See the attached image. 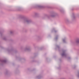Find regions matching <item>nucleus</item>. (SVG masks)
<instances>
[{
	"label": "nucleus",
	"mask_w": 79,
	"mask_h": 79,
	"mask_svg": "<svg viewBox=\"0 0 79 79\" xmlns=\"http://www.w3.org/2000/svg\"><path fill=\"white\" fill-rule=\"evenodd\" d=\"M63 41H64V40H63Z\"/></svg>",
	"instance_id": "1"
},
{
	"label": "nucleus",
	"mask_w": 79,
	"mask_h": 79,
	"mask_svg": "<svg viewBox=\"0 0 79 79\" xmlns=\"http://www.w3.org/2000/svg\"><path fill=\"white\" fill-rule=\"evenodd\" d=\"M63 54H62V56H63Z\"/></svg>",
	"instance_id": "2"
}]
</instances>
